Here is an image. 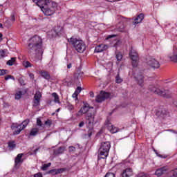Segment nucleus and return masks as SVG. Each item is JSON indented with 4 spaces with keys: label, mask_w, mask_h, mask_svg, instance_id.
Segmentation results:
<instances>
[{
    "label": "nucleus",
    "mask_w": 177,
    "mask_h": 177,
    "mask_svg": "<svg viewBox=\"0 0 177 177\" xmlns=\"http://www.w3.org/2000/svg\"><path fill=\"white\" fill-rule=\"evenodd\" d=\"M28 53L35 60H42L44 48H42V39L39 36L32 37L28 45Z\"/></svg>",
    "instance_id": "f257e3e1"
},
{
    "label": "nucleus",
    "mask_w": 177,
    "mask_h": 177,
    "mask_svg": "<svg viewBox=\"0 0 177 177\" xmlns=\"http://www.w3.org/2000/svg\"><path fill=\"white\" fill-rule=\"evenodd\" d=\"M68 41L73 45L79 53H83L86 49L85 43L82 40H79L75 37H71Z\"/></svg>",
    "instance_id": "f03ea898"
},
{
    "label": "nucleus",
    "mask_w": 177,
    "mask_h": 177,
    "mask_svg": "<svg viewBox=\"0 0 177 177\" xmlns=\"http://www.w3.org/2000/svg\"><path fill=\"white\" fill-rule=\"evenodd\" d=\"M111 147V144L110 142H103L101 143V146L99 149V156L98 158H106L109 156V151H110V148Z\"/></svg>",
    "instance_id": "7ed1b4c3"
},
{
    "label": "nucleus",
    "mask_w": 177,
    "mask_h": 177,
    "mask_svg": "<svg viewBox=\"0 0 177 177\" xmlns=\"http://www.w3.org/2000/svg\"><path fill=\"white\" fill-rule=\"evenodd\" d=\"M28 124H30V119H26L19 124L17 123H12L11 125V129L14 131L13 135H19L21 131L27 128V125H28Z\"/></svg>",
    "instance_id": "20e7f679"
},
{
    "label": "nucleus",
    "mask_w": 177,
    "mask_h": 177,
    "mask_svg": "<svg viewBox=\"0 0 177 177\" xmlns=\"http://www.w3.org/2000/svg\"><path fill=\"white\" fill-rule=\"evenodd\" d=\"M57 10V3L55 1H50L47 3V6H44V10L42 11L46 16H52Z\"/></svg>",
    "instance_id": "39448f33"
},
{
    "label": "nucleus",
    "mask_w": 177,
    "mask_h": 177,
    "mask_svg": "<svg viewBox=\"0 0 177 177\" xmlns=\"http://www.w3.org/2000/svg\"><path fill=\"white\" fill-rule=\"evenodd\" d=\"M96 115V110L93 109L92 112H88L86 115V124L87 128H92L95 124V116Z\"/></svg>",
    "instance_id": "423d86ee"
},
{
    "label": "nucleus",
    "mask_w": 177,
    "mask_h": 177,
    "mask_svg": "<svg viewBox=\"0 0 177 177\" xmlns=\"http://www.w3.org/2000/svg\"><path fill=\"white\" fill-rule=\"evenodd\" d=\"M146 63L147 66H149L151 68H153V69L160 68L161 66V64H160V62L153 57H148L146 59Z\"/></svg>",
    "instance_id": "0eeeda50"
},
{
    "label": "nucleus",
    "mask_w": 177,
    "mask_h": 177,
    "mask_svg": "<svg viewBox=\"0 0 177 177\" xmlns=\"http://www.w3.org/2000/svg\"><path fill=\"white\" fill-rule=\"evenodd\" d=\"M110 93L102 91L100 94L95 97V102L97 103H102V102H104V100L109 99V97H110Z\"/></svg>",
    "instance_id": "6e6552de"
},
{
    "label": "nucleus",
    "mask_w": 177,
    "mask_h": 177,
    "mask_svg": "<svg viewBox=\"0 0 177 177\" xmlns=\"http://www.w3.org/2000/svg\"><path fill=\"white\" fill-rule=\"evenodd\" d=\"M129 56L132 60L133 67H138V61L139 60V55L135 50H131Z\"/></svg>",
    "instance_id": "1a4fd4ad"
},
{
    "label": "nucleus",
    "mask_w": 177,
    "mask_h": 177,
    "mask_svg": "<svg viewBox=\"0 0 177 177\" xmlns=\"http://www.w3.org/2000/svg\"><path fill=\"white\" fill-rule=\"evenodd\" d=\"M41 97H42V94L40 91H36L33 98V107H38V106H39L41 103Z\"/></svg>",
    "instance_id": "9d476101"
},
{
    "label": "nucleus",
    "mask_w": 177,
    "mask_h": 177,
    "mask_svg": "<svg viewBox=\"0 0 177 177\" xmlns=\"http://www.w3.org/2000/svg\"><path fill=\"white\" fill-rule=\"evenodd\" d=\"M62 27L57 26L48 32V36L49 37V38H55L57 37V35H59V33L60 32V31H62Z\"/></svg>",
    "instance_id": "9b49d317"
},
{
    "label": "nucleus",
    "mask_w": 177,
    "mask_h": 177,
    "mask_svg": "<svg viewBox=\"0 0 177 177\" xmlns=\"http://www.w3.org/2000/svg\"><path fill=\"white\" fill-rule=\"evenodd\" d=\"M169 170V168H168L167 166L162 167L156 169V171H155V175H156V176L158 177L162 176V175H164V174H167V172H168Z\"/></svg>",
    "instance_id": "f8f14e48"
},
{
    "label": "nucleus",
    "mask_w": 177,
    "mask_h": 177,
    "mask_svg": "<svg viewBox=\"0 0 177 177\" xmlns=\"http://www.w3.org/2000/svg\"><path fill=\"white\" fill-rule=\"evenodd\" d=\"M109 49V45L107 44H99L95 48L94 52L95 53H100L102 52H104V50H107Z\"/></svg>",
    "instance_id": "ddd939ff"
},
{
    "label": "nucleus",
    "mask_w": 177,
    "mask_h": 177,
    "mask_svg": "<svg viewBox=\"0 0 177 177\" xmlns=\"http://www.w3.org/2000/svg\"><path fill=\"white\" fill-rule=\"evenodd\" d=\"M133 175V170L131 167H127L122 170L121 173L122 177H130Z\"/></svg>",
    "instance_id": "4468645a"
},
{
    "label": "nucleus",
    "mask_w": 177,
    "mask_h": 177,
    "mask_svg": "<svg viewBox=\"0 0 177 177\" xmlns=\"http://www.w3.org/2000/svg\"><path fill=\"white\" fill-rule=\"evenodd\" d=\"M67 171V168L54 169L48 171V174L51 175H59V174H63V172Z\"/></svg>",
    "instance_id": "2eb2a0df"
},
{
    "label": "nucleus",
    "mask_w": 177,
    "mask_h": 177,
    "mask_svg": "<svg viewBox=\"0 0 177 177\" xmlns=\"http://www.w3.org/2000/svg\"><path fill=\"white\" fill-rule=\"evenodd\" d=\"M139 86H141V88H143L144 82H145V77H143V75L140 74L135 77Z\"/></svg>",
    "instance_id": "dca6fc26"
},
{
    "label": "nucleus",
    "mask_w": 177,
    "mask_h": 177,
    "mask_svg": "<svg viewBox=\"0 0 177 177\" xmlns=\"http://www.w3.org/2000/svg\"><path fill=\"white\" fill-rule=\"evenodd\" d=\"M106 125L108 131H110L111 133H116V132H118V129L114 127L113 124H111V123L106 122Z\"/></svg>",
    "instance_id": "f3484780"
},
{
    "label": "nucleus",
    "mask_w": 177,
    "mask_h": 177,
    "mask_svg": "<svg viewBox=\"0 0 177 177\" xmlns=\"http://www.w3.org/2000/svg\"><path fill=\"white\" fill-rule=\"evenodd\" d=\"M50 2L49 0H39L37 6L41 9L43 11L45 8V6H48V3Z\"/></svg>",
    "instance_id": "a211bd4d"
},
{
    "label": "nucleus",
    "mask_w": 177,
    "mask_h": 177,
    "mask_svg": "<svg viewBox=\"0 0 177 177\" xmlns=\"http://www.w3.org/2000/svg\"><path fill=\"white\" fill-rule=\"evenodd\" d=\"M22 158H23V153H19L17 156V157L15 159V167L19 166V164H21L23 162V160L21 159Z\"/></svg>",
    "instance_id": "6ab92c4d"
},
{
    "label": "nucleus",
    "mask_w": 177,
    "mask_h": 177,
    "mask_svg": "<svg viewBox=\"0 0 177 177\" xmlns=\"http://www.w3.org/2000/svg\"><path fill=\"white\" fill-rule=\"evenodd\" d=\"M143 19H145V15H143V13H141L137 16V17L134 19L133 24L134 25L139 24V23H142Z\"/></svg>",
    "instance_id": "aec40b11"
},
{
    "label": "nucleus",
    "mask_w": 177,
    "mask_h": 177,
    "mask_svg": "<svg viewBox=\"0 0 177 177\" xmlns=\"http://www.w3.org/2000/svg\"><path fill=\"white\" fill-rule=\"evenodd\" d=\"M40 75L44 80H47L49 81L50 80V74H49V72L46 71H40Z\"/></svg>",
    "instance_id": "412c9836"
},
{
    "label": "nucleus",
    "mask_w": 177,
    "mask_h": 177,
    "mask_svg": "<svg viewBox=\"0 0 177 177\" xmlns=\"http://www.w3.org/2000/svg\"><path fill=\"white\" fill-rule=\"evenodd\" d=\"M91 109L94 110L93 107L89 106V104H85L84 106L80 109V110L84 114H86V113H88V111H89V110H91Z\"/></svg>",
    "instance_id": "4be33fe9"
},
{
    "label": "nucleus",
    "mask_w": 177,
    "mask_h": 177,
    "mask_svg": "<svg viewBox=\"0 0 177 177\" xmlns=\"http://www.w3.org/2000/svg\"><path fill=\"white\" fill-rule=\"evenodd\" d=\"M172 91L169 89H165L163 97H165V99H171V97H172Z\"/></svg>",
    "instance_id": "5701e85b"
},
{
    "label": "nucleus",
    "mask_w": 177,
    "mask_h": 177,
    "mask_svg": "<svg viewBox=\"0 0 177 177\" xmlns=\"http://www.w3.org/2000/svg\"><path fill=\"white\" fill-rule=\"evenodd\" d=\"M65 149L66 148L64 147H59L57 149L54 151V153L56 156H58V154H63V153H64Z\"/></svg>",
    "instance_id": "b1692460"
},
{
    "label": "nucleus",
    "mask_w": 177,
    "mask_h": 177,
    "mask_svg": "<svg viewBox=\"0 0 177 177\" xmlns=\"http://www.w3.org/2000/svg\"><path fill=\"white\" fill-rule=\"evenodd\" d=\"M124 28H125V26H124V24L122 22H120L116 26V30L120 32H122V31H124Z\"/></svg>",
    "instance_id": "393cba45"
},
{
    "label": "nucleus",
    "mask_w": 177,
    "mask_h": 177,
    "mask_svg": "<svg viewBox=\"0 0 177 177\" xmlns=\"http://www.w3.org/2000/svg\"><path fill=\"white\" fill-rule=\"evenodd\" d=\"M38 132H39V129L37 127L32 128L30 130V136H37V135H38Z\"/></svg>",
    "instance_id": "a878e982"
},
{
    "label": "nucleus",
    "mask_w": 177,
    "mask_h": 177,
    "mask_svg": "<svg viewBox=\"0 0 177 177\" xmlns=\"http://www.w3.org/2000/svg\"><path fill=\"white\" fill-rule=\"evenodd\" d=\"M159 113H160V117H162L163 118L167 115H169V112H168V111H167L165 109H162Z\"/></svg>",
    "instance_id": "bb28decb"
},
{
    "label": "nucleus",
    "mask_w": 177,
    "mask_h": 177,
    "mask_svg": "<svg viewBox=\"0 0 177 177\" xmlns=\"http://www.w3.org/2000/svg\"><path fill=\"white\" fill-rule=\"evenodd\" d=\"M165 93V88H158L156 95L158 96H161V97H164V95Z\"/></svg>",
    "instance_id": "cd10ccee"
},
{
    "label": "nucleus",
    "mask_w": 177,
    "mask_h": 177,
    "mask_svg": "<svg viewBox=\"0 0 177 177\" xmlns=\"http://www.w3.org/2000/svg\"><path fill=\"white\" fill-rule=\"evenodd\" d=\"M52 96L53 97H54L55 103H58L59 104H60V100L59 99V95H57V93H53Z\"/></svg>",
    "instance_id": "c85d7f7f"
},
{
    "label": "nucleus",
    "mask_w": 177,
    "mask_h": 177,
    "mask_svg": "<svg viewBox=\"0 0 177 177\" xmlns=\"http://www.w3.org/2000/svg\"><path fill=\"white\" fill-rule=\"evenodd\" d=\"M17 57H12L10 60L6 62L8 66H13L16 63Z\"/></svg>",
    "instance_id": "c756f323"
},
{
    "label": "nucleus",
    "mask_w": 177,
    "mask_h": 177,
    "mask_svg": "<svg viewBox=\"0 0 177 177\" xmlns=\"http://www.w3.org/2000/svg\"><path fill=\"white\" fill-rule=\"evenodd\" d=\"M149 91H150V92H153V93H155V95H156L157 91H158V88H156V86H154V85H149Z\"/></svg>",
    "instance_id": "7c9ffc66"
},
{
    "label": "nucleus",
    "mask_w": 177,
    "mask_h": 177,
    "mask_svg": "<svg viewBox=\"0 0 177 177\" xmlns=\"http://www.w3.org/2000/svg\"><path fill=\"white\" fill-rule=\"evenodd\" d=\"M22 95H24V94L23 93V91H17V92L16 93V94H15V99H16L17 100H19V99H21Z\"/></svg>",
    "instance_id": "2f4dec72"
},
{
    "label": "nucleus",
    "mask_w": 177,
    "mask_h": 177,
    "mask_svg": "<svg viewBox=\"0 0 177 177\" xmlns=\"http://www.w3.org/2000/svg\"><path fill=\"white\" fill-rule=\"evenodd\" d=\"M8 147H10V149H13L16 147V142H15V141L8 142Z\"/></svg>",
    "instance_id": "473e14b6"
},
{
    "label": "nucleus",
    "mask_w": 177,
    "mask_h": 177,
    "mask_svg": "<svg viewBox=\"0 0 177 177\" xmlns=\"http://www.w3.org/2000/svg\"><path fill=\"white\" fill-rule=\"evenodd\" d=\"M45 125L48 127V128H50L52 127V120L48 119L44 122V127Z\"/></svg>",
    "instance_id": "72a5a7b5"
},
{
    "label": "nucleus",
    "mask_w": 177,
    "mask_h": 177,
    "mask_svg": "<svg viewBox=\"0 0 177 177\" xmlns=\"http://www.w3.org/2000/svg\"><path fill=\"white\" fill-rule=\"evenodd\" d=\"M50 165H52V163L49 162L48 164H44L42 167H41V169L42 171H48V168H49V167H50Z\"/></svg>",
    "instance_id": "f704fd0d"
},
{
    "label": "nucleus",
    "mask_w": 177,
    "mask_h": 177,
    "mask_svg": "<svg viewBox=\"0 0 177 177\" xmlns=\"http://www.w3.org/2000/svg\"><path fill=\"white\" fill-rule=\"evenodd\" d=\"M169 175L171 176V177H176L177 176V168L171 170L169 173Z\"/></svg>",
    "instance_id": "c9c22d12"
},
{
    "label": "nucleus",
    "mask_w": 177,
    "mask_h": 177,
    "mask_svg": "<svg viewBox=\"0 0 177 177\" xmlns=\"http://www.w3.org/2000/svg\"><path fill=\"white\" fill-rule=\"evenodd\" d=\"M37 127H41V128H45V124H42V121H41V119H39V118L37 119Z\"/></svg>",
    "instance_id": "e433bc0d"
},
{
    "label": "nucleus",
    "mask_w": 177,
    "mask_h": 177,
    "mask_svg": "<svg viewBox=\"0 0 177 177\" xmlns=\"http://www.w3.org/2000/svg\"><path fill=\"white\" fill-rule=\"evenodd\" d=\"M23 64L26 68H28V67H32V64H31L30 62L28 61H24L23 62Z\"/></svg>",
    "instance_id": "4c0bfd02"
},
{
    "label": "nucleus",
    "mask_w": 177,
    "mask_h": 177,
    "mask_svg": "<svg viewBox=\"0 0 177 177\" xmlns=\"http://www.w3.org/2000/svg\"><path fill=\"white\" fill-rule=\"evenodd\" d=\"M115 82H116V84H121V82H122V78H121V77H120L119 73L116 75Z\"/></svg>",
    "instance_id": "58836bf2"
},
{
    "label": "nucleus",
    "mask_w": 177,
    "mask_h": 177,
    "mask_svg": "<svg viewBox=\"0 0 177 177\" xmlns=\"http://www.w3.org/2000/svg\"><path fill=\"white\" fill-rule=\"evenodd\" d=\"M88 138H91V136H92V133H93V127H88Z\"/></svg>",
    "instance_id": "ea45409f"
},
{
    "label": "nucleus",
    "mask_w": 177,
    "mask_h": 177,
    "mask_svg": "<svg viewBox=\"0 0 177 177\" xmlns=\"http://www.w3.org/2000/svg\"><path fill=\"white\" fill-rule=\"evenodd\" d=\"M116 59L118 62H121V60H122V54H121V53H118L116 54Z\"/></svg>",
    "instance_id": "a19ab883"
},
{
    "label": "nucleus",
    "mask_w": 177,
    "mask_h": 177,
    "mask_svg": "<svg viewBox=\"0 0 177 177\" xmlns=\"http://www.w3.org/2000/svg\"><path fill=\"white\" fill-rule=\"evenodd\" d=\"M170 59L171 62H174V63H177V54H175L170 57Z\"/></svg>",
    "instance_id": "79ce46f5"
},
{
    "label": "nucleus",
    "mask_w": 177,
    "mask_h": 177,
    "mask_svg": "<svg viewBox=\"0 0 177 177\" xmlns=\"http://www.w3.org/2000/svg\"><path fill=\"white\" fill-rule=\"evenodd\" d=\"M66 109H68V110H69L70 111H71L72 110H74V106H73V104L68 103L66 104Z\"/></svg>",
    "instance_id": "37998d69"
},
{
    "label": "nucleus",
    "mask_w": 177,
    "mask_h": 177,
    "mask_svg": "<svg viewBox=\"0 0 177 177\" xmlns=\"http://www.w3.org/2000/svg\"><path fill=\"white\" fill-rule=\"evenodd\" d=\"M136 177H150V176L145 173H140L136 176Z\"/></svg>",
    "instance_id": "c03bdc74"
},
{
    "label": "nucleus",
    "mask_w": 177,
    "mask_h": 177,
    "mask_svg": "<svg viewBox=\"0 0 177 177\" xmlns=\"http://www.w3.org/2000/svg\"><path fill=\"white\" fill-rule=\"evenodd\" d=\"M13 80L15 81V77H13L12 75H8L7 76L5 77L6 81H8V80Z\"/></svg>",
    "instance_id": "a18cd8bd"
},
{
    "label": "nucleus",
    "mask_w": 177,
    "mask_h": 177,
    "mask_svg": "<svg viewBox=\"0 0 177 177\" xmlns=\"http://www.w3.org/2000/svg\"><path fill=\"white\" fill-rule=\"evenodd\" d=\"M156 156H158V157H160V158H167V155H161V154H159L158 152H157L156 150H154Z\"/></svg>",
    "instance_id": "49530a36"
},
{
    "label": "nucleus",
    "mask_w": 177,
    "mask_h": 177,
    "mask_svg": "<svg viewBox=\"0 0 177 177\" xmlns=\"http://www.w3.org/2000/svg\"><path fill=\"white\" fill-rule=\"evenodd\" d=\"M6 56V52L3 50H0V59H2Z\"/></svg>",
    "instance_id": "de8ad7c7"
},
{
    "label": "nucleus",
    "mask_w": 177,
    "mask_h": 177,
    "mask_svg": "<svg viewBox=\"0 0 177 177\" xmlns=\"http://www.w3.org/2000/svg\"><path fill=\"white\" fill-rule=\"evenodd\" d=\"M84 113L82 112V111H81V109L76 113V117H77L78 118H80V117H82V115H84Z\"/></svg>",
    "instance_id": "09e8293b"
},
{
    "label": "nucleus",
    "mask_w": 177,
    "mask_h": 177,
    "mask_svg": "<svg viewBox=\"0 0 177 177\" xmlns=\"http://www.w3.org/2000/svg\"><path fill=\"white\" fill-rule=\"evenodd\" d=\"M6 71H8L6 69H0V77L1 75H5V74H6Z\"/></svg>",
    "instance_id": "8fccbe9b"
},
{
    "label": "nucleus",
    "mask_w": 177,
    "mask_h": 177,
    "mask_svg": "<svg viewBox=\"0 0 177 177\" xmlns=\"http://www.w3.org/2000/svg\"><path fill=\"white\" fill-rule=\"evenodd\" d=\"M82 91V88L80 86H78L75 93H77V95H79V93H81V91Z\"/></svg>",
    "instance_id": "3c124183"
},
{
    "label": "nucleus",
    "mask_w": 177,
    "mask_h": 177,
    "mask_svg": "<svg viewBox=\"0 0 177 177\" xmlns=\"http://www.w3.org/2000/svg\"><path fill=\"white\" fill-rule=\"evenodd\" d=\"M19 82L21 85H26V83L24 82V80H23L22 78L19 79Z\"/></svg>",
    "instance_id": "603ef678"
},
{
    "label": "nucleus",
    "mask_w": 177,
    "mask_h": 177,
    "mask_svg": "<svg viewBox=\"0 0 177 177\" xmlns=\"http://www.w3.org/2000/svg\"><path fill=\"white\" fill-rule=\"evenodd\" d=\"M72 96H73V97H74L75 99V100H77V99H78V94L75 92L73 94Z\"/></svg>",
    "instance_id": "864d4df0"
},
{
    "label": "nucleus",
    "mask_w": 177,
    "mask_h": 177,
    "mask_svg": "<svg viewBox=\"0 0 177 177\" xmlns=\"http://www.w3.org/2000/svg\"><path fill=\"white\" fill-rule=\"evenodd\" d=\"M34 177H43V176L41 173H37L34 174Z\"/></svg>",
    "instance_id": "5fc2aeb1"
},
{
    "label": "nucleus",
    "mask_w": 177,
    "mask_h": 177,
    "mask_svg": "<svg viewBox=\"0 0 177 177\" xmlns=\"http://www.w3.org/2000/svg\"><path fill=\"white\" fill-rule=\"evenodd\" d=\"M84 125H85V122L84 121H82L79 124V127L82 128V127H84Z\"/></svg>",
    "instance_id": "6e6d98bb"
},
{
    "label": "nucleus",
    "mask_w": 177,
    "mask_h": 177,
    "mask_svg": "<svg viewBox=\"0 0 177 177\" xmlns=\"http://www.w3.org/2000/svg\"><path fill=\"white\" fill-rule=\"evenodd\" d=\"M114 37H117V35H109V36L106 37V39H110V38H114Z\"/></svg>",
    "instance_id": "4d7b16f0"
},
{
    "label": "nucleus",
    "mask_w": 177,
    "mask_h": 177,
    "mask_svg": "<svg viewBox=\"0 0 177 177\" xmlns=\"http://www.w3.org/2000/svg\"><path fill=\"white\" fill-rule=\"evenodd\" d=\"M69 149H70V151H73L75 150V147H69Z\"/></svg>",
    "instance_id": "13d9d810"
},
{
    "label": "nucleus",
    "mask_w": 177,
    "mask_h": 177,
    "mask_svg": "<svg viewBox=\"0 0 177 177\" xmlns=\"http://www.w3.org/2000/svg\"><path fill=\"white\" fill-rule=\"evenodd\" d=\"M90 96H91V97H94L95 94L93 93V91H91V92H90Z\"/></svg>",
    "instance_id": "bf43d9fd"
},
{
    "label": "nucleus",
    "mask_w": 177,
    "mask_h": 177,
    "mask_svg": "<svg viewBox=\"0 0 177 177\" xmlns=\"http://www.w3.org/2000/svg\"><path fill=\"white\" fill-rule=\"evenodd\" d=\"M32 1L36 3V5L38 6V3L39 2V0H32Z\"/></svg>",
    "instance_id": "052dcab7"
},
{
    "label": "nucleus",
    "mask_w": 177,
    "mask_h": 177,
    "mask_svg": "<svg viewBox=\"0 0 177 177\" xmlns=\"http://www.w3.org/2000/svg\"><path fill=\"white\" fill-rule=\"evenodd\" d=\"M71 67H72L71 63H70V64H68L67 65V68H71Z\"/></svg>",
    "instance_id": "680f3d73"
},
{
    "label": "nucleus",
    "mask_w": 177,
    "mask_h": 177,
    "mask_svg": "<svg viewBox=\"0 0 177 177\" xmlns=\"http://www.w3.org/2000/svg\"><path fill=\"white\" fill-rule=\"evenodd\" d=\"M11 20H12V21H15V15L11 16Z\"/></svg>",
    "instance_id": "e2e57ef3"
},
{
    "label": "nucleus",
    "mask_w": 177,
    "mask_h": 177,
    "mask_svg": "<svg viewBox=\"0 0 177 177\" xmlns=\"http://www.w3.org/2000/svg\"><path fill=\"white\" fill-rule=\"evenodd\" d=\"M38 150H39V149H38V148H37L36 149L34 150L35 154H37V151H38Z\"/></svg>",
    "instance_id": "0e129e2a"
},
{
    "label": "nucleus",
    "mask_w": 177,
    "mask_h": 177,
    "mask_svg": "<svg viewBox=\"0 0 177 177\" xmlns=\"http://www.w3.org/2000/svg\"><path fill=\"white\" fill-rule=\"evenodd\" d=\"M8 23H9V20L6 21L5 25H6V26H8Z\"/></svg>",
    "instance_id": "69168bd1"
},
{
    "label": "nucleus",
    "mask_w": 177,
    "mask_h": 177,
    "mask_svg": "<svg viewBox=\"0 0 177 177\" xmlns=\"http://www.w3.org/2000/svg\"><path fill=\"white\" fill-rule=\"evenodd\" d=\"M59 111H60V108H59L58 109H57V110L55 111V113H59Z\"/></svg>",
    "instance_id": "338daca9"
},
{
    "label": "nucleus",
    "mask_w": 177,
    "mask_h": 177,
    "mask_svg": "<svg viewBox=\"0 0 177 177\" xmlns=\"http://www.w3.org/2000/svg\"><path fill=\"white\" fill-rule=\"evenodd\" d=\"M2 37H3L2 33H0V38H2Z\"/></svg>",
    "instance_id": "774afa93"
}]
</instances>
